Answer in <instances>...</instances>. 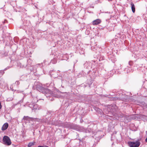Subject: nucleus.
Returning <instances> with one entry per match:
<instances>
[{
  "instance_id": "f257e3e1",
  "label": "nucleus",
  "mask_w": 147,
  "mask_h": 147,
  "mask_svg": "<svg viewBox=\"0 0 147 147\" xmlns=\"http://www.w3.org/2000/svg\"><path fill=\"white\" fill-rule=\"evenodd\" d=\"M3 144L7 146L10 145L11 143L10 138L7 136H5L3 137Z\"/></svg>"
},
{
  "instance_id": "f03ea898",
  "label": "nucleus",
  "mask_w": 147,
  "mask_h": 147,
  "mask_svg": "<svg viewBox=\"0 0 147 147\" xmlns=\"http://www.w3.org/2000/svg\"><path fill=\"white\" fill-rule=\"evenodd\" d=\"M127 144L130 147H138L140 145V142L138 141L135 142L129 141Z\"/></svg>"
},
{
  "instance_id": "7ed1b4c3",
  "label": "nucleus",
  "mask_w": 147,
  "mask_h": 147,
  "mask_svg": "<svg viewBox=\"0 0 147 147\" xmlns=\"http://www.w3.org/2000/svg\"><path fill=\"white\" fill-rule=\"evenodd\" d=\"M101 22V20L100 19H98L93 21L92 23L93 25H96L100 24Z\"/></svg>"
},
{
  "instance_id": "20e7f679",
  "label": "nucleus",
  "mask_w": 147,
  "mask_h": 147,
  "mask_svg": "<svg viewBox=\"0 0 147 147\" xmlns=\"http://www.w3.org/2000/svg\"><path fill=\"white\" fill-rule=\"evenodd\" d=\"M23 119L24 120L26 121H30V120H33L34 118L32 117H30L28 116H25L24 117Z\"/></svg>"
},
{
  "instance_id": "39448f33",
  "label": "nucleus",
  "mask_w": 147,
  "mask_h": 147,
  "mask_svg": "<svg viewBox=\"0 0 147 147\" xmlns=\"http://www.w3.org/2000/svg\"><path fill=\"white\" fill-rule=\"evenodd\" d=\"M8 127V124L7 123H5L3 125L1 130L3 131H4Z\"/></svg>"
},
{
  "instance_id": "423d86ee",
  "label": "nucleus",
  "mask_w": 147,
  "mask_h": 147,
  "mask_svg": "<svg viewBox=\"0 0 147 147\" xmlns=\"http://www.w3.org/2000/svg\"><path fill=\"white\" fill-rule=\"evenodd\" d=\"M131 8L132 12L134 13L135 11V5L134 3L132 2L131 3Z\"/></svg>"
},
{
  "instance_id": "0eeeda50",
  "label": "nucleus",
  "mask_w": 147,
  "mask_h": 147,
  "mask_svg": "<svg viewBox=\"0 0 147 147\" xmlns=\"http://www.w3.org/2000/svg\"><path fill=\"white\" fill-rule=\"evenodd\" d=\"M69 126L71 129H75L76 128V125L74 124H69Z\"/></svg>"
},
{
  "instance_id": "6e6552de",
  "label": "nucleus",
  "mask_w": 147,
  "mask_h": 147,
  "mask_svg": "<svg viewBox=\"0 0 147 147\" xmlns=\"http://www.w3.org/2000/svg\"><path fill=\"white\" fill-rule=\"evenodd\" d=\"M33 109H39L40 108L38 107V105L37 104H35L33 105Z\"/></svg>"
},
{
  "instance_id": "1a4fd4ad",
  "label": "nucleus",
  "mask_w": 147,
  "mask_h": 147,
  "mask_svg": "<svg viewBox=\"0 0 147 147\" xmlns=\"http://www.w3.org/2000/svg\"><path fill=\"white\" fill-rule=\"evenodd\" d=\"M57 58H54L51 60V62L53 64H55L57 62Z\"/></svg>"
},
{
  "instance_id": "9d476101",
  "label": "nucleus",
  "mask_w": 147,
  "mask_h": 147,
  "mask_svg": "<svg viewBox=\"0 0 147 147\" xmlns=\"http://www.w3.org/2000/svg\"><path fill=\"white\" fill-rule=\"evenodd\" d=\"M35 142H31L29 143L28 145V147H31L32 146H33L34 145Z\"/></svg>"
},
{
  "instance_id": "9b49d317",
  "label": "nucleus",
  "mask_w": 147,
  "mask_h": 147,
  "mask_svg": "<svg viewBox=\"0 0 147 147\" xmlns=\"http://www.w3.org/2000/svg\"><path fill=\"white\" fill-rule=\"evenodd\" d=\"M129 64L130 65L132 66L133 64V61H130L129 62Z\"/></svg>"
},
{
  "instance_id": "f8f14e48",
  "label": "nucleus",
  "mask_w": 147,
  "mask_h": 147,
  "mask_svg": "<svg viewBox=\"0 0 147 147\" xmlns=\"http://www.w3.org/2000/svg\"><path fill=\"white\" fill-rule=\"evenodd\" d=\"M4 73V71L3 70H1L0 71V74L3 75Z\"/></svg>"
},
{
  "instance_id": "ddd939ff",
  "label": "nucleus",
  "mask_w": 147,
  "mask_h": 147,
  "mask_svg": "<svg viewBox=\"0 0 147 147\" xmlns=\"http://www.w3.org/2000/svg\"><path fill=\"white\" fill-rule=\"evenodd\" d=\"M15 84L17 85H18L20 84V82L19 81H16L15 82Z\"/></svg>"
},
{
  "instance_id": "4468645a",
  "label": "nucleus",
  "mask_w": 147,
  "mask_h": 147,
  "mask_svg": "<svg viewBox=\"0 0 147 147\" xmlns=\"http://www.w3.org/2000/svg\"><path fill=\"white\" fill-rule=\"evenodd\" d=\"M10 88L11 90L13 91H14V90L13 89V86L12 85L10 86Z\"/></svg>"
},
{
  "instance_id": "2eb2a0df",
  "label": "nucleus",
  "mask_w": 147,
  "mask_h": 147,
  "mask_svg": "<svg viewBox=\"0 0 147 147\" xmlns=\"http://www.w3.org/2000/svg\"><path fill=\"white\" fill-rule=\"evenodd\" d=\"M38 147H49V146H38Z\"/></svg>"
},
{
  "instance_id": "dca6fc26",
  "label": "nucleus",
  "mask_w": 147,
  "mask_h": 147,
  "mask_svg": "<svg viewBox=\"0 0 147 147\" xmlns=\"http://www.w3.org/2000/svg\"><path fill=\"white\" fill-rule=\"evenodd\" d=\"M7 20H5L4 21V22H7Z\"/></svg>"
}]
</instances>
